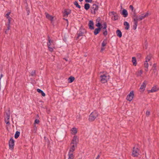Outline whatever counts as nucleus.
Instances as JSON below:
<instances>
[{"label": "nucleus", "instance_id": "obj_1", "mask_svg": "<svg viewBox=\"0 0 159 159\" xmlns=\"http://www.w3.org/2000/svg\"><path fill=\"white\" fill-rule=\"evenodd\" d=\"M48 42H47V44L49 51L51 52H53V48L54 47H51V46L52 44H53V41L50 39V37L49 35L48 36Z\"/></svg>", "mask_w": 159, "mask_h": 159}, {"label": "nucleus", "instance_id": "obj_2", "mask_svg": "<svg viewBox=\"0 0 159 159\" xmlns=\"http://www.w3.org/2000/svg\"><path fill=\"white\" fill-rule=\"evenodd\" d=\"M98 113L96 110L94 111L90 115L89 117V120L90 121H92L95 120V119L98 116Z\"/></svg>", "mask_w": 159, "mask_h": 159}, {"label": "nucleus", "instance_id": "obj_3", "mask_svg": "<svg viewBox=\"0 0 159 159\" xmlns=\"http://www.w3.org/2000/svg\"><path fill=\"white\" fill-rule=\"evenodd\" d=\"M100 81L103 84L105 83L110 78V76L107 74L101 75L100 76Z\"/></svg>", "mask_w": 159, "mask_h": 159}, {"label": "nucleus", "instance_id": "obj_4", "mask_svg": "<svg viewBox=\"0 0 159 159\" xmlns=\"http://www.w3.org/2000/svg\"><path fill=\"white\" fill-rule=\"evenodd\" d=\"M140 152L139 149L138 148L134 147L132 150L131 156L134 157H137L139 155Z\"/></svg>", "mask_w": 159, "mask_h": 159}, {"label": "nucleus", "instance_id": "obj_5", "mask_svg": "<svg viewBox=\"0 0 159 159\" xmlns=\"http://www.w3.org/2000/svg\"><path fill=\"white\" fill-rule=\"evenodd\" d=\"M86 33V30L83 27H81L79 30V33H77L78 36L77 37V39H79L80 37L83 36L84 34Z\"/></svg>", "mask_w": 159, "mask_h": 159}, {"label": "nucleus", "instance_id": "obj_6", "mask_svg": "<svg viewBox=\"0 0 159 159\" xmlns=\"http://www.w3.org/2000/svg\"><path fill=\"white\" fill-rule=\"evenodd\" d=\"M15 141L12 138H11L9 141V149L11 150H13L14 146Z\"/></svg>", "mask_w": 159, "mask_h": 159}, {"label": "nucleus", "instance_id": "obj_7", "mask_svg": "<svg viewBox=\"0 0 159 159\" xmlns=\"http://www.w3.org/2000/svg\"><path fill=\"white\" fill-rule=\"evenodd\" d=\"M79 139L77 136H74L72 140L70 145H71L72 144H75L77 145L79 142Z\"/></svg>", "mask_w": 159, "mask_h": 159}, {"label": "nucleus", "instance_id": "obj_8", "mask_svg": "<svg viewBox=\"0 0 159 159\" xmlns=\"http://www.w3.org/2000/svg\"><path fill=\"white\" fill-rule=\"evenodd\" d=\"M134 96V94L133 91H131L129 93L127 96L126 97L127 100L129 102L131 101L133 98Z\"/></svg>", "mask_w": 159, "mask_h": 159}, {"label": "nucleus", "instance_id": "obj_9", "mask_svg": "<svg viewBox=\"0 0 159 159\" xmlns=\"http://www.w3.org/2000/svg\"><path fill=\"white\" fill-rule=\"evenodd\" d=\"M10 114L9 113V110L8 113H6L5 118V123L8 125L10 124L9 119H10Z\"/></svg>", "mask_w": 159, "mask_h": 159}, {"label": "nucleus", "instance_id": "obj_10", "mask_svg": "<svg viewBox=\"0 0 159 159\" xmlns=\"http://www.w3.org/2000/svg\"><path fill=\"white\" fill-rule=\"evenodd\" d=\"M110 13L113 16L112 17L111 19L115 21L118 19V14L116 12L112 11L110 12Z\"/></svg>", "mask_w": 159, "mask_h": 159}, {"label": "nucleus", "instance_id": "obj_11", "mask_svg": "<svg viewBox=\"0 0 159 159\" xmlns=\"http://www.w3.org/2000/svg\"><path fill=\"white\" fill-rule=\"evenodd\" d=\"M71 12V10H70L65 9L64 11L63 16L65 17H67L69 14Z\"/></svg>", "mask_w": 159, "mask_h": 159}, {"label": "nucleus", "instance_id": "obj_12", "mask_svg": "<svg viewBox=\"0 0 159 159\" xmlns=\"http://www.w3.org/2000/svg\"><path fill=\"white\" fill-rule=\"evenodd\" d=\"M88 26L89 28L91 30H93L94 28V23L92 20H90L89 21Z\"/></svg>", "mask_w": 159, "mask_h": 159}, {"label": "nucleus", "instance_id": "obj_13", "mask_svg": "<svg viewBox=\"0 0 159 159\" xmlns=\"http://www.w3.org/2000/svg\"><path fill=\"white\" fill-rule=\"evenodd\" d=\"M77 146V145L75 144H73V145H72L71 147L70 148L68 153H73V152L75 150V148H76Z\"/></svg>", "mask_w": 159, "mask_h": 159}, {"label": "nucleus", "instance_id": "obj_14", "mask_svg": "<svg viewBox=\"0 0 159 159\" xmlns=\"http://www.w3.org/2000/svg\"><path fill=\"white\" fill-rule=\"evenodd\" d=\"M147 83V82L146 81H144L142 84L140 88V89L142 90L143 91H144L146 87Z\"/></svg>", "mask_w": 159, "mask_h": 159}, {"label": "nucleus", "instance_id": "obj_15", "mask_svg": "<svg viewBox=\"0 0 159 159\" xmlns=\"http://www.w3.org/2000/svg\"><path fill=\"white\" fill-rule=\"evenodd\" d=\"M45 15H46V17L47 18L50 20L52 22L53 21V17L52 16L50 15L47 12L45 13Z\"/></svg>", "mask_w": 159, "mask_h": 159}, {"label": "nucleus", "instance_id": "obj_16", "mask_svg": "<svg viewBox=\"0 0 159 159\" xmlns=\"http://www.w3.org/2000/svg\"><path fill=\"white\" fill-rule=\"evenodd\" d=\"M121 14L123 15V16L125 17H127L128 15L127 11L125 9H124L123 10L122 12L121 13Z\"/></svg>", "mask_w": 159, "mask_h": 159}, {"label": "nucleus", "instance_id": "obj_17", "mask_svg": "<svg viewBox=\"0 0 159 159\" xmlns=\"http://www.w3.org/2000/svg\"><path fill=\"white\" fill-rule=\"evenodd\" d=\"M101 28H96L94 31V34L95 35H97L100 31Z\"/></svg>", "mask_w": 159, "mask_h": 159}, {"label": "nucleus", "instance_id": "obj_18", "mask_svg": "<svg viewBox=\"0 0 159 159\" xmlns=\"http://www.w3.org/2000/svg\"><path fill=\"white\" fill-rule=\"evenodd\" d=\"M92 9L95 11H98V6L96 4H93L91 7Z\"/></svg>", "mask_w": 159, "mask_h": 159}, {"label": "nucleus", "instance_id": "obj_19", "mask_svg": "<svg viewBox=\"0 0 159 159\" xmlns=\"http://www.w3.org/2000/svg\"><path fill=\"white\" fill-rule=\"evenodd\" d=\"M116 34L117 36L119 38H121L122 36V33L120 30H117L116 31Z\"/></svg>", "mask_w": 159, "mask_h": 159}, {"label": "nucleus", "instance_id": "obj_20", "mask_svg": "<svg viewBox=\"0 0 159 159\" xmlns=\"http://www.w3.org/2000/svg\"><path fill=\"white\" fill-rule=\"evenodd\" d=\"M124 25L125 26V29L126 30H128L129 27V23L127 21H125L124 22Z\"/></svg>", "mask_w": 159, "mask_h": 159}, {"label": "nucleus", "instance_id": "obj_21", "mask_svg": "<svg viewBox=\"0 0 159 159\" xmlns=\"http://www.w3.org/2000/svg\"><path fill=\"white\" fill-rule=\"evenodd\" d=\"M158 89H157L156 86H154L149 91H150L151 93H153L157 91Z\"/></svg>", "mask_w": 159, "mask_h": 159}, {"label": "nucleus", "instance_id": "obj_22", "mask_svg": "<svg viewBox=\"0 0 159 159\" xmlns=\"http://www.w3.org/2000/svg\"><path fill=\"white\" fill-rule=\"evenodd\" d=\"M37 90L38 92L41 93L42 96L44 97L45 96V93L42 90L38 89H37Z\"/></svg>", "mask_w": 159, "mask_h": 159}, {"label": "nucleus", "instance_id": "obj_23", "mask_svg": "<svg viewBox=\"0 0 159 159\" xmlns=\"http://www.w3.org/2000/svg\"><path fill=\"white\" fill-rule=\"evenodd\" d=\"M132 62H133V65L136 66L137 65L136 59L135 57H133L132 58Z\"/></svg>", "mask_w": 159, "mask_h": 159}, {"label": "nucleus", "instance_id": "obj_24", "mask_svg": "<svg viewBox=\"0 0 159 159\" xmlns=\"http://www.w3.org/2000/svg\"><path fill=\"white\" fill-rule=\"evenodd\" d=\"M90 7V5L89 4L86 3L84 4V8L86 10H88L89 9Z\"/></svg>", "mask_w": 159, "mask_h": 159}, {"label": "nucleus", "instance_id": "obj_25", "mask_svg": "<svg viewBox=\"0 0 159 159\" xmlns=\"http://www.w3.org/2000/svg\"><path fill=\"white\" fill-rule=\"evenodd\" d=\"M68 159H74L75 156L73 154V153H68Z\"/></svg>", "mask_w": 159, "mask_h": 159}, {"label": "nucleus", "instance_id": "obj_26", "mask_svg": "<svg viewBox=\"0 0 159 159\" xmlns=\"http://www.w3.org/2000/svg\"><path fill=\"white\" fill-rule=\"evenodd\" d=\"M75 80V78L73 76H70L68 79L69 83H71Z\"/></svg>", "mask_w": 159, "mask_h": 159}, {"label": "nucleus", "instance_id": "obj_27", "mask_svg": "<svg viewBox=\"0 0 159 159\" xmlns=\"http://www.w3.org/2000/svg\"><path fill=\"white\" fill-rule=\"evenodd\" d=\"M134 25H133V29L135 30L136 29L138 25V22H137V20H134Z\"/></svg>", "mask_w": 159, "mask_h": 159}, {"label": "nucleus", "instance_id": "obj_28", "mask_svg": "<svg viewBox=\"0 0 159 159\" xmlns=\"http://www.w3.org/2000/svg\"><path fill=\"white\" fill-rule=\"evenodd\" d=\"M144 67L146 68L145 70L146 71H147L148 70V64L147 62L145 61L144 63Z\"/></svg>", "mask_w": 159, "mask_h": 159}, {"label": "nucleus", "instance_id": "obj_29", "mask_svg": "<svg viewBox=\"0 0 159 159\" xmlns=\"http://www.w3.org/2000/svg\"><path fill=\"white\" fill-rule=\"evenodd\" d=\"M75 6L76 7L78 8L79 9L81 8V6L79 4L77 1H75L73 2Z\"/></svg>", "mask_w": 159, "mask_h": 159}, {"label": "nucleus", "instance_id": "obj_30", "mask_svg": "<svg viewBox=\"0 0 159 159\" xmlns=\"http://www.w3.org/2000/svg\"><path fill=\"white\" fill-rule=\"evenodd\" d=\"M20 134V132L18 131H16L15 133L14 137L15 139H17L19 136Z\"/></svg>", "mask_w": 159, "mask_h": 159}, {"label": "nucleus", "instance_id": "obj_31", "mask_svg": "<svg viewBox=\"0 0 159 159\" xmlns=\"http://www.w3.org/2000/svg\"><path fill=\"white\" fill-rule=\"evenodd\" d=\"M107 39H104L103 41V42H102V46H101L102 47H104L106 46V45L107 44Z\"/></svg>", "mask_w": 159, "mask_h": 159}, {"label": "nucleus", "instance_id": "obj_32", "mask_svg": "<svg viewBox=\"0 0 159 159\" xmlns=\"http://www.w3.org/2000/svg\"><path fill=\"white\" fill-rule=\"evenodd\" d=\"M131 14L132 16L133 17V18H134L136 16H137L136 12L135 10L133 11H132Z\"/></svg>", "mask_w": 159, "mask_h": 159}, {"label": "nucleus", "instance_id": "obj_33", "mask_svg": "<svg viewBox=\"0 0 159 159\" xmlns=\"http://www.w3.org/2000/svg\"><path fill=\"white\" fill-rule=\"evenodd\" d=\"M151 59V56L150 55L147 56L146 58V61L148 62Z\"/></svg>", "mask_w": 159, "mask_h": 159}, {"label": "nucleus", "instance_id": "obj_34", "mask_svg": "<svg viewBox=\"0 0 159 159\" xmlns=\"http://www.w3.org/2000/svg\"><path fill=\"white\" fill-rule=\"evenodd\" d=\"M143 73V71L142 70H140L137 72V76H140Z\"/></svg>", "mask_w": 159, "mask_h": 159}, {"label": "nucleus", "instance_id": "obj_35", "mask_svg": "<svg viewBox=\"0 0 159 159\" xmlns=\"http://www.w3.org/2000/svg\"><path fill=\"white\" fill-rule=\"evenodd\" d=\"M71 131L73 132L74 134H75L77 132V129L75 128H73L71 129Z\"/></svg>", "mask_w": 159, "mask_h": 159}, {"label": "nucleus", "instance_id": "obj_36", "mask_svg": "<svg viewBox=\"0 0 159 159\" xmlns=\"http://www.w3.org/2000/svg\"><path fill=\"white\" fill-rule=\"evenodd\" d=\"M139 19L140 20H142L145 18L143 16V14H142L141 15H139Z\"/></svg>", "mask_w": 159, "mask_h": 159}, {"label": "nucleus", "instance_id": "obj_37", "mask_svg": "<svg viewBox=\"0 0 159 159\" xmlns=\"http://www.w3.org/2000/svg\"><path fill=\"white\" fill-rule=\"evenodd\" d=\"M95 25L96 26L98 27V28H101L102 24L100 22H96Z\"/></svg>", "mask_w": 159, "mask_h": 159}, {"label": "nucleus", "instance_id": "obj_38", "mask_svg": "<svg viewBox=\"0 0 159 159\" xmlns=\"http://www.w3.org/2000/svg\"><path fill=\"white\" fill-rule=\"evenodd\" d=\"M103 25V30H106L107 27V23L106 22H104Z\"/></svg>", "mask_w": 159, "mask_h": 159}, {"label": "nucleus", "instance_id": "obj_39", "mask_svg": "<svg viewBox=\"0 0 159 159\" xmlns=\"http://www.w3.org/2000/svg\"><path fill=\"white\" fill-rule=\"evenodd\" d=\"M134 19V20H137V22H138V21H139V16H136L134 18H133Z\"/></svg>", "mask_w": 159, "mask_h": 159}, {"label": "nucleus", "instance_id": "obj_40", "mask_svg": "<svg viewBox=\"0 0 159 159\" xmlns=\"http://www.w3.org/2000/svg\"><path fill=\"white\" fill-rule=\"evenodd\" d=\"M103 34L105 36H106L107 34V31L106 30H103Z\"/></svg>", "mask_w": 159, "mask_h": 159}, {"label": "nucleus", "instance_id": "obj_41", "mask_svg": "<svg viewBox=\"0 0 159 159\" xmlns=\"http://www.w3.org/2000/svg\"><path fill=\"white\" fill-rule=\"evenodd\" d=\"M156 66L157 65L156 64H153L152 66V70L153 71L156 70Z\"/></svg>", "mask_w": 159, "mask_h": 159}, {"label": "nucleus", "instance_id": "obj_42", "mask_svg": "<svg viewBox=\"0 0 159 159\" xmlns=\"http://www.w3.org/2000/svg\"><path fill=\"white\" fill-rule=\"evenodd\" d=\"M39 123V120L38 119H36L34 120V124L35 125V124H38Z\"/></svg>", "mask_w": 159, "mask_h": 159}, {"label": "nucleus", "instance_id": "obj_43", "mask_svg": "<svg viewBox=\"0 0 159 159\" xmlns=\"http://www.w3.org/2000/svg\"><path fill=\"white\" fill-rule=\"evenodd\" d=\"M31 76H35V70L32 71L30 73Z\"/></svg>", "mask_w": 159, "mask_h": 159}, {"label": "nucleus", "instance_id": "obj_44", "mask_svg": "<svg viewBox=\"0 0 159 159\" xmlns=\"http://www.w3.org/2000/svg\"><path fill=\"white\" fill-rule=\"evenodd\" d=\"M101 19L100 17H98L97 19L96 20V22H100L101 21Z\"/></svg>", "mask_w": 159, "mask_h": 159}, {"label": "nucleus", "instance_id": "obj_45", "mask_svg": "<svg viewBox=\"0 0 159 159\" xmlns=\"http://www.w3.org/2000/svg\"><path fill=\"white\" fill-rule=\"evenodd\" d=\"M3 76V75L2 74H1L0 75V90H1V79Z\"/></svg>", "mask_w": 159, "mask_h": 159}, {"label": "nucleus", "instance_id": "obj_46", "mask_svg": "<svg viewBox=\"0 0 159 159\" xmlns=\"http://www.w3.org/2000/svg\"><path fill=\"white\" fill-rule=\"evenodd\" d=\"M129 8L132 10V11H133L135 10V9H134V8L133 6L131 5L129 6Z\"/></svg>", "mask_w": 159, "mask_h": 159}, {"label": "nucleus", "instance_id": "obj_47", "mask_svg": "<svg viewBox=\"0 0 159 159\" xmlns=\"http://www.w3.org/2000/svg\"><path fill=\"white\" fill-rule=\"evenodd\" d=\"M85 2L87 3H91L92 0H85Z\"/></svg>", "mask_w": 159, "mask_h": 159}, {"label": "nucleus", "instance_id": "obj_48", "mask_svg": "<svg viewBox=\"0 0 159 159\" xmlns=\"http://www.w3.org/2000/svg\"><path fill=\"white\" fill-rule=\"evenodd\" d=\"M11 13V11H10V12H8L5 15V17H7V16H9V15H10V14Z\"/></svg>", "mask_w": 159, "mask_h": 159}, {"label": "nucleus", "instance_id": "obj_49", "mask_svg": "<svg viewBox=\"0 0 159 159\" xmlns=\"http://www.w3.org/2000/svg\"><path fill=\"white\" fill-rule=\"evenodd\" d=\"M105 49V48L104 47H102L101 46V52H102Z\"/></svg>", "mask_w": 159, "mask_h": 159}, {"label": "nucleus", "instance_id": "obj_50", "mask_svg": "<svg viewBox=\"0 0 159 159\" xmlns=\"http://www.w3.org/2000/svg\"><path fill=\"white\" fill-rule=\"evenodd\" d=\"M146 114L147 116H149L150 114V112L148 111H147L146 112Z\"/></svg>", "mask_w": 159, "mask_h": 159}, {"label": "nucleus", "instance_id": "obj_51", "mask_svg": "<svg viewBox=\"0 0 159 159\" xmlns=\"http://www.w3.org/2000/svg\"><path fill=\"white\" fill-rule=\"evenodd\" d=\"M91 13L94 14H95L96 13V11L94 10H92L91 11Z\"/></svg>", "mask_w": 159, "mask_h": 159}, {"label": "nucleus", "instance_id": "obj_52", "mask_svg": "<svg viewBox=\"0 0 159 159\" xmlns=\"http://www.w3.org/2000/svg\"><path fill=\"white\" fill-rule=\"evenodd\" d=\"M8 20V23L7 24V25L10 26L11 20Z\"/></svg>", "mask_w": 159, "mask_h": 159}, {"label": "nucleus", "instance_id": "obj_53", "mask_svg": "<svg viewBox=\"0 0 159 159\" xmlns=\"http://www.w3.org/2000/svg\"><path fill=\"white\" fill-rule=\"evenodd\" d=\"M81 116L80 115H78L77 116V119H79V120H80L81 118Z\"/></svg>", "mask_w": 159, "mask_h": 159}, {"label": "nucleus", "instance_id": "obj_54", "mask_svg": "<svg viewBox=\"0 0 159 159\" xmlns=\"http://www.w3.org/2000/svg\"><path fill=\"white\" fill-rule=\"evenodd\" d=\"M148 13H147L145 14H143V16H144V18H145L146 16H148Z\"/></svg>", "mask_w": 159, "mask_h": 159}, {"label": "nucleus", "instance_id": "obj_55", "mask_svg": "<svg viewBox=\"0 0 159 159\" xmlns=\"http://www.w3.org/2000/svg\"><path fill=\"white\" fill-rule=\"evenodd\" d=\"M100 155L99 154H98V156H97L96 159H99L100 157Z\"/></svg>", "mask_w": 159, "mask_h": 159}, {"label": "nucleus", "instance_id": "obj_56", "mask_svg": "<svg viewBox=\"0 0 159 159\" xmlns=\"http://www.w3.org/2000/svg\"><path fill=\"white\" fill-rule=\"evenodd\" d=\"M7 30H9L10 29V26L7 25Z\"/></svg>", "mask_w": 159, "mask_h": 159}, {"label": "nucleus", "instance_id": "obj_57", "mask_svg": "<svg viewBox=\"0 0 159 159\" xmlns=\"http://www.w3.org/2000/svg\"><path fill=\"white\" fill-rule=\"evenodd\" d=\"M6 17L7 18L8 20H11V18L9 16H7V17Z\"/></svg>", "mask_w": 159, "mask_h": 159}, {"label": "nucleus", "instance_id": "obj_58", "mask_svg": "<svg viewBox=\"0 0 159 159\" xmlns=\"http://www.w3.org/2000/svg\"><path fill=\"white\" fill-rule=\"evenodd\" d=\"M8 31L9 30H7V29L5 31V33L7 34L8 32Z\"/></svg>", "mask_w": 159, "mask_h": 159}, {"label": "nucleus", "instance_id": "obj_59", "mask_svg": "<svg viewBox=\"0 0 159 159\" xmlns=\"http://www.w3.org/2000/svg\"><path fill=\"white\" fill-rule=\"evenodd\" d=\"M64 19L65 20H66V21H67V24H68V19H65V18H64Z\"/></svg>", "mask_w": 159, "mask_h": 159}, {"label": "nucleus", "instance_id": "obj_60", "mask_svg": "<svg viewBox=\"0 0 159 159\" xmlns=\"http://www.w3.org/2000/svg\"><path fill=\"white\" fill-rule=\"evenodd\" d=\"M156 70H155L154 71H153L154 73H156V75H157V72Z\"/></svg>", "mask_w": 159, "mask_h": 159}, {"label": "nucleus", "instance_id": "obj_61", "mask_svg": "<svg viewBox=\"0 0 159 159\" xmlns=\"http://www.w3.org/2000/svg\"><path fill=\"white\" fill-rule=\"evenodd\" d=\"M30 12L29 11H27V15H28L29 14Z\"/></svg>", "mask_w": 159, "mask_h": 159}, {"label": "nucleus", "instance_id": "obj_62", "mask_svg": "<svg viewBox=\"0 0 159 159\" xmlns=\"http://www.w3.org/2000/svg\"><path fill=\"white\" fill-rule=\"evenodd\" d=\"M101 29H103V26H102L101 25Z\"/></svg>", "mask_w": 159, "mask_h": 159}, {"label": "nucleus", "instance_id": "obj_63", "mask_svg": "<svg viewBox=\"0 0 159 159\" xmlns=\"http://www.w3.org/2000/svg\"><path fill=\"white\" fill-rule=\"evenodd\" d=\"M83 0H79V1L80 2H81Z\"/></svg>", "mask_w": 159, "mask_h": 159}, {"label": "nucleus", "instance_id": "obj_64", "mask_svg": "<svg viewBox=\"0 0 159 159\" xmlns=\"http://www.w3.org/2000/svg\"><path fill=\"white\" fill-rule=\"evenodd\" d=\"M64 59H65L66 61H67V59H66V58H64Z\"/></svg>", "mask_w": 159, "mask_h": 159}]
</instances>
